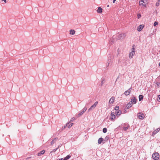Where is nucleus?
<instances>
[{"label":"nucleus","instance_id":"34","mask_svg":"<svg viewBox=\"0 0 160 160\" xmlns=\"http://www.w3.org/2000/svg\"><path fill=\"white\" fill-rule=\"evenodd\" d=\"M143 2H142V1H140L139 2V4L140 5H143Z\"/></svg>","mask_w":160,"mask_h":160},{"label":"nucleus","instance_id":"8","mask_svg":"<svg viewBox=\"0 0 160 160\" xmlns=\"http://www.w3.org/2000/svg\"><path fill=\"white\" fill-rule=\"evenodd\" d=\"M132 90V88H130L128 90L124 92V94L125 95L127 96L129 95L131 93Z\"/></svg>","mask_w":160,"mask_h":160},{"label":"nucleus","instance_id":"18","mask_svg":"<svg viewBox=\"0 0 160 160\" xmlns=\"http://www.w3.org/2000/svg\"><path fill=\"white\" fill-rule=\"evenodd\" d=\"M160 130V129L159 128H157L154 131V132L153 133V134H156L158 132H159V131Z\"/></svg>","mask_w":160,"mask_h":160},{"label":"nucleus","instance_id":"44","mask_svg":"<svg viewBox=\"0 0 160 160\" xmlns=\"http://www.w3.org/2000/svg\"><path fill=\"white\" fill-rule=\"evenodd\" d=\"M105 139H108V137H106V138H105Z\"/></svg>","mask_w":160,"mask_h":160},{"label":"nucleus","instance_id":"13","mask_svg":"<svg viewBox=\"0 0 160 160\" xmlns=\"http://www.w3.org/2000/svg\"><path fill=\"white\" fill-rule=\"evenodd\" d=\"M115 98L114 97H112L109 100V102L110 103H112L114 102Z\"/></svg>","mask_w":160,"mask_h":160},{"label":"nucleus","instance_id":"46","mask_svg":"<svg viewBox=\"0 0 160 160\" xmlns=\"http://www.w3.org/2000/svg\"><path fill=\"white\" fill-rule=\"evenodd\" d=\"M141 1H142V2H143V3H145V2H144V0H142Z\"/></svg>","mask_w":160,"mask_h":160},{"label":"nucleus","instance_id":"4","mask_svg":"<svg viewBox=\"0 0 160 160\" xmlns=\"http://www.w3.org/2000/svg\"><path fill=\"white\" fill-rule=\"evenodd\" d=\"M87 108L86 107H84L83 109L80 111V112L78 115V117L81 116L87 110Z\"/></svg>","mask_w":160,"mask_h":160},{"label":"nucleus","instance_id":"31","mask_svg":"<svg viewBox=\"0 0 160 160\" xmlns=\"http://www.w3.org/2000/svg\"><path fill=\"white\" fill-rule=\"evenodd\" d=\"M71 157V155H68V156H66V159H69Z\"/></svg>","mask_w":160,"mask_h":160},{"label":"nucleus","instance_id":"17","mask_svg":"<svg viewBox=\"0 0 160 160\" xmlns=\"http://www.w3.org/2000/svg\"><path fill=\"white\" fill-rule=\"evenodd\" d=\"M45 152L44 150H43L38 153V155L39 156H40L41 155L43 154Z\"/></svg>","mask_w":160,"mask_h":160},{"label":"nucleus","instance_id":"3","mask_svg":"<svg viewBox=\"0 0 160 160\" xmlns=\"http://www.w3.org/2000/svg\"><path fill=\"white\" fill-rule=\"evenodd\" d=\"M134 46H132L133 48L131 49V52L129 53V58H132L133 56L134 55L135 53V49L133 47Z\"/></svg>","mask_w":160,"mask_h":160},{"label":"nucleus","instance_id":"50","mask_svg":"<svg viewBox=\"0 0 160 160\" xmlns=\"http://www.w3.org/2000/svg\"><path fill=\"white\" fill-rule=\"evenodd\" d=\"M88 105V103H86V105Z\"/></svg>","mask_w":160,"mask_h":160},{"label":"nucleus","instance_id":"32","mask_svg":"<svg viewBox=\"0 0 160 160\" xmlns=\"http://www.w3.org/2000/svg\"><path fill=\"white\" fill-rule=\"evenodd\" d=\"M58 149V148H56V149H53V150H52V151L51 152H55V151H56Z\"/></svg>","mask_w":160,"mask_h":160},{"label":"nucleus","instance_id":"12","mask_svg":"<svg viewBox=\"0 0 160 160\" xmlns=\"http://www.w3.org/2000/svg\"><path fill=\"white\" fill-rule=\"evenodd\" d=\"M115 38V37L114 36H113L112 38V39H111V40L110 41L109 43L110 44H113L114 42V38Z\"/></svg>","mask_w":160,"mask_h":160},{"label":"nucleus","instance_id":"21","mask_svg":"<svg viewBox=\"0 0 160 160\" xmlns=\"http://www.w3.org/2000/svg\"><path fill=\"white\" fill-rule=\"evenodd\" d=\"M143 95H140L139 96V101H141L143 99Z\"/></svg>","mask_w":160,"mask_h":160},{"label":"nucleus","instance_id":"6","mask_svg":"<svg viewBox=\"0 0 160 160\" xmlns=\"http://www.w3.org/2000/svg\"><path fill=\"white\" fill-rule=\"evenodd\" d=\"M137 102V99H136L134 97H133L131 99L130 102H131L132 104H135Z\"/></svg>","mask_w":160,"mask_h":160},{"label":"nucleus","instance_id":"24","mask_svg":"<svg viewBox=\"0 0 160 160\" xmlns=\"http://www.w3.org/2000/svg\"><path fill=\"white\" fill-rule=\"evenodd\" d=\"M69 124V123H67L65 126H64L62 127V131L66 127H68V125Z\"/></svg>","mask_w":160,"mask_h":160},{"label":"nucleus","instance_id":"10","mask_svg":"<svg viewBox=\"0 0 160 160\" xmlns=\"http://www.w3.org/2000/svg\"><path fill=\"white\" fill-rule=\"evenodd\" d=\"M116 116L114 113L111 112V113L110 115V118L111 120H113L115 118Z\"/></svg>","mask_w":160,"mask_h":160},{"label":"nucleus","instance_id":"22","mask_svg":"<svg viewBox=\"0 0 160 160\" xmlns=\"http://www.w3.org/2000/svg\"><path fill=\"white\" fill-rule=\"evenodd\" d=\"M129 127V125H128V126L127 127H123V129L125 131H126V130H127L128 128Z\"/></svg>","mask_w":160,"mask_h":160},{"label":"nucleus","instance_id":"5","mask_svg":"<svg viewBox=\"0 0 160 160\" xmlns=\"http://www.w3.org/2000/svg\"><path fill=\"white\" fill-rule=\"evenodd\" d=\"M138 116L139 118L141 119H143L144 116L142 112H139L138 114Z\"/></svg>","mask_w":160,"mask_h":160},{"label":"nucleus","instance_id":"9","mask_svg":"<svg viewBox=\"0 0 160 160\" xmlns=\"http://www.w3.org/2000/svg\"><path fill=\"white\" fill-rule=\"evenodd\" d=\"M125 36V35L124 34L122 33L119 34L118 36V39H123Z\"/></svg>","mask_w":160,"mask_h":160},{"label":"nucleus","instance_id":"15","mask_svg":"<svg viewBox=\"0 0 160 160\" xmlns=\"http://www.w3.org/2000/svg\"><path fill=\"white\" fill-rule=\"evenodd\" d=\"M132 103L131 102H129L126 105L127 108H129L132 106Z\"/></svg>","mask_w":160,"mask_h":160},{"label":"nucleus","instance_id":"23","mask_svg":"<svg viewBox=\"0 0 160 160\" xmlns=\"http://www.w3.org/2000/svg\"><path fill=\"white\" fill-rule=\"evenodd\" d=\"M160 4V0H158L156 4V6L158 7Z\"/></svg>","mask_w":160,"mask_h":160},{"label":"nucleus","instance_id":"38","mask_svg":"<svg viewBox=\"0 0 160 160\" xmlns=\"http://www.w3.org/2000/svg\"><path fill=\"white\" fill-rule=\"evenodd\" d=\"M31 158V157H28L27 158H26V160H28V159H29L30 158Z\"/></svg>","mask_w":160,"mask_h":160},{"label":"nucleus","instance_id":"25","mask_svg":"<svg viewBox=\"0 0 160 160\" xmlns=\"http://www.w3.org/2000/svg\"><path fill=\"white\" fill-rule=\"evenodd\" d=\"M58 139L57 138H55L51 142V144L52 145L54 143V141Z\"/></svg>","mask_w":160,"mask_h":160},{"label":"nucleus","instance_id":"28","mask_svg":"<svg viewBox=\"0 0 160 160\" xmlns=\"http://www.w3.org/2000/svg\"><path fill=\"white\" fill-rule=\"evenodd\" d=\"M119 109V107L117 106H116L115 108V110L117 111L118 110V109Z\"/></svg>","mask_w":160,"mask_h":160},{"label":"nucleus","instance_id":"26","mask_svg":"<svg viewBox=\"0 0 160 160\" xmlns=\"http://www.w3.org/2000/svg\"><path fill=\"white\" fill-rule=\"evenodd\" d=\"M105 80L104 78L102 79L101 82V86H102L103 85V84L105 82Z\"/></svg>","mask_w":160,"mask_h":160},{"label":"nucleus","instance_id":"20","mask_svg":"<svg viewBox=\"0 0 160 160\" xmlns=\"http://www.w3.org/2000/svg\"><path fill=\"white\" fill-rule=\"evenodd\" d=\"M70 34L72 35H74L75 34V32L74 30L71 29L70 31Z\"/></svg>","mask_w":160,"mask_h":160},{"label":"nucleus","instance_id":"16","mask_svg":"<svg viewBox=\"0 0 160 160\" xmlns=\"http://www.w3.org/2000/svg\"><path fill=\"white\" fill-rule=\"evenodd\" d=\"M102 9L101 7H99L98 8L97 11L98 13H101L102 12Z\"/></svg>","mask_w":160,"mask_h":160},{"label":"nucleus","instance_id":"30","mask_svg":"<svg viewBox=\"0 0 160 160\" xmlns=\"http://www.w3.org/2000/svg\"><path fill=\"white\" fill-rule=\"evenodd\" d=\"M158 22H155L154 23V24H153V25L154 26H156V25H158Z\"/></svg>","mask_w":160,"mask_h":160},{"label":"nucleus","instance_id":"36","mask_svg":"<svg viewBox=\"0 0 160 160\" xmlns=\"http://www.w3.org/2000/svg\"><path fill=\"white\" fill-rule=\"evenodd\" d=\"M138 18H140L141 17V15L140 14H138Z\"/></svg>","mask_w":160,"mask_h":160},{"label":"nucleus","instance_id":"42","mask_svg":"<svg viewBox=\"0 0 160 160\" xmlns=\"http://www.w3.org/2000/svg\"><path fill=\"white\" fill-rule=\"evenodd\" d=\"M63 160V158H61L59 160Z\"/></svg>","mask_w":160,"mask_h":160},{"label":"nucleus","instance_id":"51","mask_svg":"<svg viewBox=\"0 0 160 160\" xmlns=\"http://www.w3.org/2000/svg\"><path fill=\"white\" fill-rule=\"evenodd\" d=\"M2 1H3L4 0H1Z\"/></svg>","mask_w":160,"mask_h":160},{"label":"nucleus","instance_id":"2","mask_svg":"<svg viewBox=\"0 0 160 160\" xmlns=\"http://www.w3.org/2000/svg\"><path fill=\"white\" fill-rule=\"evenodd\" d=\"M152 157L153 159L157 160L159 158V155L158 152H155L152 154Z\"/></svg>","mask_w":160,"mask_h":160},{"label":"nucleus","instance_id":"7","mask_svg":"<svg viewBox=\"0 0 160 160\" xmlns=\"http://www.w3.org/2000/svg\"><path fill=\"white\" fill-rule=\"evenodd\" d=\"M112 61H111V60H108L107 61V62L106 64V68H107L109 65H111L112 64Z\"/></svg>","mask_w":160,"mask_h":160},{"label":"nucleus","instance_id":"27","mask_svg":"<svg viewBox=\"0 0 160 160\" xmlns=\"http://www.w3.org/2000/svg\"><path fill=\"white\" fill-rule=\"evenodd\" d=\"M103 132L105 133L107 132V129L106 128H104L103 129Z\"/></svg>","mask_w":160,"mask_h":160},{"label":"nucleus","instance_id":"1","mask_svg":"<svg viewBox=\"0 0 160 160\" xmlns=\"http://www.w3.org/2000/svg\"><path fill=\"white\" fill-rule=\"evenodd\" d=\"M98 104V102H96L94 103L89 108L88 110V112H90L93 110L97 106Z\"/></svg>","mask_w":160,"mask_h":160},{"label":"nucleus","instance_id":"40","mask_svg":"<svg viewBox=\"0 0 160 160\" xmlns=\"http://www.w3.org/2000/svg\"><path fill=\"white\" fill-rule=\"evenodd\" d=\"M3 1H4V2H5V3H6L7 2L6 0H4Z\"/></svg>","mask_w":160,"mask_h":160},{"label":"nucleus","instance_id":"11","mask_svg":"<svg viewBox=\"0 0 160 160\" xmlns=\"http://www.w3.org/2000/svg\"><path fill=\"white\" fill-rule=\"evenodd\" d=\"M144 27V25H139L137 28V30L138 31L140 32L143 28Z\"/></svg>","mask_w":160,"mask_h":160},{"label":"nucleus","instance_id":"33","mask_svg":"<svg viewBox=\"0 0 160 160\" xmlns=\"http://www.w3.org/2000/svg\"><path fill=\"white\" fill-rule=\"evenodd\" d=\"M75 119V118L74 117H73L72 118L71 120H70V122L72 121L73 120H74Z\"/></svg>","mask_w":160,"mask_h":160},{"label":"nucleus","instance_id":"29","mask_svg":"<svg viewBox=\"0 0 160 160\" xmlns=\"http://www.w3.org/2000/svg\"><path fill=\"white\" fill-rule=\"evenodd\" d=\"M73 124V123H71L70 124H69V125H68V128H70Z\"/></svg>","mask_w":160,"mask_h":160},{"label":"nucleus","instance_id":"49","mask_svg":"<svg viewBox=\"0 0 160 160\" xmlns=\"http://www.w3.org/2000/svg\"><path fill=\"white\" fill-rule=\"evenodd\" d=\"M159 66L160 67V62L159 63Z\"/></svg>","mask_w":160,"mask_h":160},{"label":"nucleus","instance_id":"35","mask_svg":"<svg viewBox=\"0 0 160 160\" xmlns=\"http://www.w3.org/2000/svg\"><path fill=\"white\" fill-rule=\"evenodd\" d=\"M158 101L160 102V95H159L158 97Z\"/></svg>","mask_w":160,"mask_h":160},{"label":"nucleus","instance_id":"14","mask_svg":"<svg viewBox=\"0 0 160 160\" xmlns=\"http://www.w3.org/2000/svg\"><path fill=\"white\" fill-rule=\"evenodd\" d=\"M115 113L116 114L117 116L118 117L121 115L122 113V112L121 111L118 110L116 111Z\"/></svg>","mask_w":160,"mask_h":160},{"label":"nucleus","instance_id":"37","mask_svg":"<svg viewBox=\"0 0 160 160\" xmlns=\"http://www.w3.org/2000/svg\"><path fill=\"white\" fill-rule=\"evenodd\" d=\"M156 84H157V85L158 86H159L160 85V83L158 82Z\"/></svg>","mask_w":160,"mask_h":160},{"label":"nucleus","instance_id":"41","mask_svg":"<svg viewBox=\"0 0 160 160\" xmlns=\"http://www.w3.org/2000/svg\"><path fill=\"white\" fill-rule=\"evenodd\" d=\"M113 0V2L114 3L115 2L116 0Z\"/></svg>","mask_w":160,"mask_h":160},{"label":"nucleus","instance_id":"45","mask_svg":"<svg viewBox=\"0 0 160 160\" xmlns=\"http://www.w3.org/2000/svg\"><path fill=\"white\" fill-rule=\"evenodd\" d=\"M91 102L90 100H89L88 101V102L89 103V102Z\"/></svg>","mask_w":160,"mask_h":160},{"label":"nucleus","instance_id":"19","mask_svg":"<svg viewBox=\"0 0 160 160\" xmlns=\"http://www.w3.org/2000/svg\"><path fill=\"white\" fill-rule=\"evenodd\" d=\"M103 141V138H99L98 140V143L99 144H101Z\"/></svg>","mask_w":160,"mask_h":160},{"label":"nucleus","instance_id":"47","mask_svg":"<svg viewBox=\"0 0 160 160\" xmlns=\"http://www.w3.org/2000/svg\"><path fill=\"white\" fill-rule=\"evenodd\" d=\"M107 7H109V5H108Z\"/></svg>","mask_w":160,"mask_h":160},{"label":"nucleus","instance_id":"48","mask_svg":"<svg viewBox=\"0 0 160 160\" xmlns=\"http://www.w3.org/2000/svg\"><path fill=\"white\" fill-rule=\"evenodd\" d=\"M158 78H159V79H160V75L159 76V77H158Z\"/></svg>","mask_w":160,"mask_h":160},{"label":"nucleus","instance_id":"39","mask_svg":"<svg viewBox=\"0 0 160 160\" xmlns=\"http://www.w3.org/2000/svg\"><path fill=\"white\" fill-rule=\"evenodd\" d=\"M63 160H68V159H66V158H65L64 159H63Z\"/></svg>","mask_w":160,"mask_h":160},{"label":"nucleus","instance_id":"43","mask_svg":"<svg viewBox=\"0 0 160 160\" xmlns=\"http://www.w3.org/2000/svg\"><path fill=\"white\" fill-rule=\"evenodd\" d=\"M126 112H127V111H126V110H124V112L125 113H126Z\"/></svg>","mask_w":160,"mask_h":160}]
</instances>
